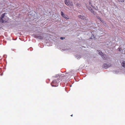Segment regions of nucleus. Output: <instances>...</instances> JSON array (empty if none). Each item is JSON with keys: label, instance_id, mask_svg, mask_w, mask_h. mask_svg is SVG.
<instances>
[{"label": "nucleus", "instance_id": "1", "mask_svg": "<svg viewBox=\"0 0 125 125\" xmlns=\"http://www.w3.org/2000/svg\"><path fill=\"white\" fill-rule=\"evenodd\" d=\"M6 14V13H5L1 15L0 18V22L3 23L7 21L8 20V18L6 16L5 17V15Z\"/></svg>", "mask_w": 125, "mask_h": 125}, {"label": "nucleus", "instance_id": "2", "mask_svg": "<svg viewBox=\"0 0 125 125\" xmlns=\"http://www.w3.org/2000/svg\"><path fill=\"white\" fill-rule=\"evenodd\" d=\"M91 5L92 7H93L90 1L89 2V4L87 3L86 4V6L87 8L92 13H94V11L91 8L89 7V5Z\"/></svg>", "mask_w": 125, "mask_h": 125}, {"label": "nucleus", "instance_id": "3", "mask_svg": "<svg viewBox=\"0 0 125 125\" xmlns=\"http://www.w3.org/2000/svg\"><path fill=\"white\" fill-rule=\"evenodd\" d=\"M64 2L66 5L68 6H70L73 5V3L69 0H65Z\"/></svg>", "mask_w": 125, "mask_h": 125}, {"label": "nucleus", "instance_id": "4", "mask_svg": "<svg viewBox=\"0 0 125 125\" xmlns=\"http://www.w3.org/2000/svg\"><path fill=\"white\" fill-rule=\"evenodd\" d=\"M96 32L94 30H93L91 32V33L92 34V36L91 38H90L91 39H93L95 38V36H96Z\"/></svg>", "mask_w": 125, "mask_h": 125}, {"label": "nucleus", "instance_id": "5", "mask_svg": "<svg viewBox=\"0 0 125 125\" xmlns=\"http://www.w3.org/2000/svg\"><path fill=\"white\" fill-rule=\"evenodd\" d=\"M61 14L62 16L65 18L66 20H67L69 19L68 16L67 15L64 14L63 12L61 11Z\"/></svg>", "mask_w": 125, "mask_h": 125}, {"label": "nucleus", "instance_id": "6", "mask_svg": "<svg viewBox=\"0 0 125 125\" xmlns=\"http://www.w3.org/2000/svg\"><path fill=\"white\" fill-rule=\"evenodd\" d=\"M111 66V65L110 64L104 63L102 67L103 68H104L105 69H107Z\"/></svg>", "mask_w": 125, "mask_h": 125}, {"label": "nucleus", "instance_id": "7", "mask_svg": "<svg viewBox=\"0 0 125 125\" xmlns=\"http://www.w3.org/2000/svg\"><path fill=\"white\" fill-rule=\"evenodd\" d=\"M56 83H57L56 80H54L52 83L51 84L52 86H57L58 85H56Z\"/></svg>", "mask_w": 125, "mask_h": 125}, {"label": "nucleus", "instance_id": "8", "mask_svg": "<svg viewBox=\"0 0 125 125\" xmlns=\"http://www.w3.org/2000/svg\"><path fill=\"white\" fill-rule=\"evenodd\" d=\"M78 17L79 18L81 19H84L85 18V17L84 16L81 15H79Z\"/></svg>", "mask_w": 125, "mask_h": 125}, {"label": "nucleus", "instance_id": "9", "mask_svg": "<svg viewBox=\"0 0 125 125\" xmlns=\"http://www.w3.org/2000/svg\"><path fill=\"white\" fill-rule=\"evenodd\" d=\"M58 76H57V77H58L59 76V78H58V80H60L62 78V77H65L64 75L63 74H62L60 76L59 75H58Z\"/></svg>", "mask_w": 125, "mask_h": 125}, {"label": "nucleus", "instance_id": "10", "mask_svg": "<svg viewBox=\"0 0 125 125\" xmlns=\"http://www.w3.org/2000/svg\"><path fill=\"white\" fill-rule=\"evenodd\" d=\"M102 57L103 58L104 60H106L107 59V57H106V55L105 54H103V56H102Z\"/></svg>", "mask_w": 125, "mask_h": 125}, {"label": "nucleus", "instance_id": "11", "mask_svg": "<svg viewBox=\"0 0 125 125\" xmlns=\"http://www.w3.org/2000/svg\"><path fill=\"white\" fill-rule=\"evenodd\" d=\"M121 65L124 67H125V62L124 61L121 63Z\"/></svg>", "mask_w": 125, "mask_h": 125}, {"label": "nucleus", "instance_id": "12", "mask_svg": "<svg viewBox=\"0 0 125 125\" xmlns=\"http://www.w3.org/2000/svg\"><path fill=\"white\" fill-rule=\"evenodd\" d=\"M99 54L100 55L102 56H103V55L104 54L101 52V51L99 50Z\"/></svg>", "mask_w": 125, "mask_h": 125}, {"label": "nucleus", "instance_id": "13", "mask_svg": "<svg viewBox=\"0 0 125 125\" xmlns=\"http://www.w3.org/2000/svg\"><path fill=\"white\" fill-rule=\"evenodd\" d=\"M100 20L102 23L104 24V21L103 20H102V19L101 18H100Z\"/></svg>", "mask_w": 125, "mask_h": 125}, {"label": "nucleus", "instance_id": "14", "mask_svg": "<svg viewBox=\"0 0 125 125\" xmlns=\"http://www.w3.org/2000/svg\"><path fill=\"white\" fill-rule=\"evenodd\" d=\"M118 1L122 2H124V0H118Z\"/></svg>", "mask_w": 125, "mask_h": 125}, {"label": "nucleus", "instance_id": "15", "mask_svg": "<svg viewBox=\"0 0 125 125\" xmlns=\"http://www.w3.org/2000/svg\"><path fill=\"white\" fill-rule=\"evenodd\" d=\"M69 75V74L68 73H66L65 74V76H68Z\"/></svg>", "mask_w": 125, "mask_h": 125}, {"label": "nucleus", "instance_id": "16", "mask_svg": "<svg viewBox=\"0 0 125 125\" xmlns=\"http://www.w3.org/2000/svg\"><path fill=\"white\" fill-rule=\"evenodd\" d=\"M34 37H35V38H38V37H39V36H36L34 35Z\"/></svg>", "mask_w": 125, "mask_h": 125}, {"label": "nucleus", "instance_id": "17", "mask_svg": "<svg viewBox=\"0 0 125 125\" xmlns=\"http://www.w3.org/2000/svg\"><path fill=\"white\" fill-rule=\"evenodd\" d=\"M65 38L63 37H61L60 38V39H65Z\"/></svg>", "mask_w": 125, "mask_h": 125}, {"label": "nucleus", "instance_id": "18", "mask_svg": "<svg viewBox=\"0 0 125 125\" xmlns=\"http://www.w3.org/2000/svg\"><path fill=\"white\" fill-rule=\"evenodd\" d=\"M118 50H119V51H121V49L120 48H118Z\"/></svg>", "mask_w": 125, "mask_h": 125}, {"label": "nucleus", "instance_id": "19", "mask_svg": "<svg viewBox=\"0 0 125 125\" xmlns=\"http://www.w3.org/2000/svg\"><path fill=\"white\" fill-rule=\"evenodd\" d=\"M100 20V18L99 17L98 18Z\"/></svg>", "mask_w": 125, "mask_h": 125}, {"label": "nucleus", "instance_id": "20", "mask_svg": "<svg viewBox=\"0 0 125 125\" xmlns=\"http://www.w3.org/2000/svg\"><path fill=\"white\" fill-rule=\"evenodd\" d=\"M71 116H73V115H71Z\"/></svg>", "mask_w": 125, "mask_h": 125}]
</instances>
